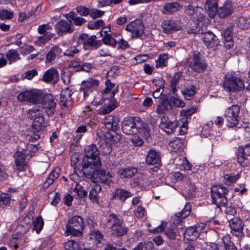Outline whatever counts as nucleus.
I'll list each match as a JSON object with an SVG mask.
<instances>
[{
  "mask_svg": "<svg viewBox=\"0 0 250 250\" xmlns=\"http://www.w3.org/2000/svg\"><path fill=\"white\" fill-rule=\"evenodd\" d=\"M96 37L92 35L89 37L87 34H83L79 38V41L81 40L83 43V47L85 50L95 49L101 44L100 41H96Z\"/></svg>",
  "mask_w": 250,
  "mask_h": 250,
  "instance_id": "11",
  "label": "nucleus"
},
{
  "mask_svg": "<svg viewBox=\"0 0 250 250\" xmlns=\"http://www.w3.org/2000/svg\"><path fill=\"white\" fill-rule=\"evenodd\" d=\"M99 85V81L92 78H89L87 80L83 82L82 86L83 89L93 90Z\"/></svg>",
  "mask_w": 250,
  "mask_h": 250,
  "instance_id": "36",
  "label": "nucleus"
},
{
  "mask_svg": "<svg viewBox=\"0 0 250 250\" xmlns=\"http://www.w3.org/2000/svg\"><path fill=\"white\" fill-rule=\"evenodd\" d=\"M42 36H39L37 40L35 41V43L39 46H41L50 41L53 36V34L50 32H47L45 34H42Z\"/></svg>",
  "mask_w": 250,
  "mask_h": 250,
  "instance_id": "46",
  "label": "nucleus"
},
{
  "mask_svg": "<svg viewBox=\"0 0 250 250\" xmlns=\"http://www.w3.org/2000/svg\"><path fill=\"white\" fill-rule=\"evenodd\" d=\"M101 165L100 158L87 157L84 156L82 162V166L83 169L87 168H90V172L93 173Z\"/></svg>",
  "mask_w": 250,
  "mask_h": 250,
  "instance_id": "12",
  "label": "nucleus"
},
{
  "mask_svg": "<svg viewBox=\"0 0 250 250\" xmlns=\"http://www.w3.org/2000/svg\"><path fill=\"white\" fill-rule=\"evenodd\" d=\"M203 12L204 10L201 8H197L194 11L192 18L198 21V24L200 23L201 25H204L208 21V18L203 14Z\"/></svg>",
  "mask_w": 250,
  "mask_h": 250,
  "instance_id": "30",
  "label": "nucleus"
},
{
  "mask_svg": "<svg viewBox=\"0 0 250 250\" xmlns=\"http://www.w3.org/2000/svg\"><path fill=\"white\" fill-rule=\"evenodd\" d=\"M27 116L33 120V126L37 129H41L44 122L42 111L39 108L33 107L27 112Z\"/></svg>",
  "mask_w": 250,
  "mask_h": 250,
  "instance_id": "8",
  "label": "nucleus"
},
{
  "mask_svg": "<svg viewBox=\"0 0 250 250\" xmlns=\"http://www.w3.org/2000/svg\"><path fill=\"white\" fill-rule=\"evenodd\" d=\"M169 146L172 148V151L176 152L183 146V141L181 139L175 138L169 143Z\"/></svg>",
  "mask_w": 250,
  "mask_h": 250,
  "instance_id": "48",
  "label": "nucleus"
},
{
  "mask_svg": "<svg viewBox=\"0 0 250 250\" xmlns=\"http://www.w3.org/2000/svg\"><path fill=\"white\" fill-rule=\"evenodd\" d=\"M69 179L72 182L70 190V193H75L76 194H74V196L76 198H82L86 197L87 194V191L83 186V185H84V183H87V182L81 181V177L76 171L69 175Z\"/></svg>",
  "mask_w": 250,
  "mask_h": 250,
  "instance_id": "3",
  "label": "nucleus"
},
{
  "mask_svg": "<svg viewBox=\"0 0 250 250\" xmlns=\"http://www.w3.org/2000/svg\"><path fill=\"white\" fill-rule=\"evenodd\" d=\"M210 192L213 204L218 208L226 206L228 202L227 196L229 189L227 188L220 185L214 186L211 187Z\"/></svg>",
  "mask_w": 250,
  "mask_h": 250,
  "instance_id": "2",
  "label": "nucleus"
},
{
  "mask_svg": "<svg viewBox=\"0 0 250 250\" xmlns=\"http://www.w3.org/2000/svg\"><path fill=\"white\" fill-rule=\"evenodd\" d=\"M161 128L163 129L167 134H171L177 127V122H172L167 117H163L161 119L160 125Z\"/></svg>",
  "mask_w": 250,
  "mask_h": 250,
  "instance_id": "18",
  "label": "nucleus"
},
{
  "mask_svg": "<svg viewBox=\"0 0 250 250\" xmlns=\"http://www.w3.org/2000/svg\"><path fill=\"white\" fill-rule=\"evenodd\" d=\"M239 111L240 108L237 105H233L228 108L225 111L224 116L229 127H232L237 124Z\"/></svg>",
  "mask_w": 250,
  "mask_h": 250,
  "instance_id": "10",
  "label": "nucleus"
},
{
  "mask_svg": "<svg viewBox=\"0 0 250 250\" xmlns=\"http://www.w3.org/2000/svg\"><path fill=\"white\" fill-rule=\"evenodd\" d=\"M64 248L66 250H81L82 246L74 240H69L64 243Z\"/></svg>",
  "mask_w": 250,
  "mask_h": 250,
  "instance_id": "47",
  "label": "nucleus"
},
{
  "mask_svg": "<svg viewBox=\"0 0 250 250\" xmlns=\"http://www.w3.org/2000/svg\"><path fill=\"white\" fill-rule=\"evenodd\" d=\"M42 79L43 81L46 83H56L59 79V72L54 67L51 68L45 72Z\"/></svg>",
  "mask_w": 250,
  "mask_h": 250,
  "instance_id": "19",
  "label": "nucleus"
},
{
  "mask_svg": "<svg viewBox=\"0 0 250 250\" xmlns=\"http://www.w3.org/2000/svg\"><path fill=\"white\" fill-rule=\"evenodd\" d=\"M196 190V187L194 183H190L184 191L186 198H190L193 197Z\"/></svg>",
  "mask_w": 250,
  "mask_h": 250,
  "instance_id": "53",
  "label": "nucleus"
},
{
  "mask_svg": "<svg viewBox=\"0 0 250 250\" xmlns=\"http://www.w3.org/2000/svg\"><path fill=\"white\" fill-rule=\"evenodd\" d=\"M105 127L109 130L116 131L119 128V121L112 116L106 117L103 122Z\"/></svg>",
  "mask_w": 250,
  "mask_h": 250,
  "instance_id": "26",
  "label": "nucleus"
},
{
  "mask_svg": "<svg viewBox=\"0 0 250 250\" xmlns=\"http://www.w3.org/2000/svg\"><path fill=\"white\" fill-rule=\"evenodd\" d=\"M62 49L57 46H55L51 48L46 55L45 62L46 63H53L54 62L56 56L61 54Z\"/></svg>",
  "mask_w": 250,
  "mask_h": 250,
  "instance_id": "28",
  "label": "nucleus"
},
{
  "mask_svg": "<svg viewBox=\"0 0 250 250\" xmlns=\"http://www.w3.org/2000/svg\"><path fill=\"white\" fill-rule=\"evenodd\" d=\"M14 17V13L4 8H0V18L1 20L11 19Z\"/></svg>",
  "mask_w": 250,
  "mask_h": 250,
  "instance_id": "56",
  "label": "nucleus"
},
{
  "mask_svg": "<svg viewBox=\"0 0 250 250\" xmlns=\"http://www.w3.org/2000/svg\"><path fill=\"white\" fill-rule=\"evenodd\" d=\"M243 81L239 78L234 76H226L223 82V88L227 92H236L244 89Z\"/></svg>",
  "mask_w": 250,
  "mask_h": 250,
  "instance_id": "5",
  "label": "nucleus"
},
{
  "mask_svg": "<svg viewBox=\"0 0 250 250\" xmlns=\"http://www.w3.org/2000/svg\"><path fill=\"white\" fill-rule=\"evenodd\" d=\"M134 213L136 217L138 218H141L145 216L146 211L144 208L139 206L134 210Z\"/></svg>",
  "mask_w": 250,
  "mask_h": 250,
  "instance_id": "62",
  "label": "nucleus"
},
{
  "mask_svg": "<svg viewBox=\"0 0 250 250\" xmlns=\"http://www.w3.org/2000/svg\"><path fill=\"white\" fill-rule=\"evenodd\" d=\"M57 34L60 36L73 32L74 28L70 21L61 20L57 22L55 25Z\"/></svg>",
  "mask_w": 250,
  "mask_h": 250,
  "instance_id": "14",
  "label": "nucleus"
},
{
  "mask_svg": "<svg viewBox=\"0 0 250 250\" xmlns=\"http://www.w3.org/2000/svg\"><path fill=\"white\" fill-rule=\"evenodd\" d=\"M84 156L87 157L99 158V152L95 145H91L86 146L84 148Z\"/></svg>",
  "mask_w": 250,
  "mask_h": 250,
  "instance_id": "35",
  "label": "nucleus"
},
{
  "mask_svg": "<svg viewBox=\"0 0 250 250\" xmlns=\"http://www.w3.org/2000/svg\"><path fill=\"white\" fill-rule=\"evenodd\" d=\"M20 102H27L34 104H41L45 108L48 116H52L55 111L56 103L51 94H45L37 89L21 92L17 97Z\"/></svg>",
  "mask_w": 250,
  "mask_h": 250,
  "instance_id": "1",
  "label": "nucleus"
},
{
  "mask_svg": "<svg viewBox=\"0 0 250 250\" xmlns=\"http://www.w3.org/2000/svg\"><path fill=\"white\" fill-rule=\"evenodd\" d=\"M240 177V174H227L224 175V179L226 182L228 183L234 182Z\"/></svg>",
  "mask_w": 250,
  "mask_h": 250,
  "instance_id": "61",
  "label": "nucleus"
},
{
  "mask_svg": "<svg viewBox=\"0 0 250 250\" xmlns=\"http://www.w3.org/2000/svg\"><path fill=\"white\" fill-rule=\"evenodd\" d=\"M37 150V148L36 146L30 144L28 145L27 149L26 150H23V151H17L15 154V162L16 164L15 169L20 171H23L26 169V164L25 158L26 157V155H28L27 151H32V152H35Z\"/></svg>",
  "mask_w": 250,
  "mask_h": 250,
  "instance_id": "7",
  "label": "nucleus"
},
{
  "mask_svg": "<svg viewBox=\"0 0 250 250\" xmlns=\"http://www.w3.org/2000/svg\"><path fill=\"white\" fill-rule=\"evenodd\" d=\"M124 221H122L121 223L118 224L115 227L111 229V233L117 237H121L125 235L128 230L127 227L123 225Z\"/></svg>",
  "mask_w": 250,
  "mask_h": 250,
  "instance_id": "31",
  "label": "nucleus"
},
{
  "mask_svg": "<svg viewBox=\"0 0 250 250\" xmlns=\"http://www.w3.org/2000/svg\"><path fill=\"white\" fill-rule=\"evenodd\" d=\"M131 193L124 189L118 188L113 194L112 197L114 199H119L125 201L127 198L131 197Z\"/></svg>",
  "mask_w": 250,
  "mask_h": 250,
  "instance_id": "33",
  "label": "nucleus"
},
{
  "mask_svg": "<svg viewBox=\"0 0 250 250\" xmlns=\"http://www.w3.org/2000/svg\"><path fill=\"white\" fill-rule=\"evenodd\" d=\"M123 220L122 216L119 214L112 213L109 215L105 222V226L109 229H111Z\"/></svg>",
  "mask_w": 250,
  "mask_h": 250,
  "instance_id": "23",
  "label": "nucleus"
},
{
  "mask_svg": "<svg viewBox=\"0 0 250 250\" xmlns=\"http://www.w3.org/2000/svg\"><path fill=\"white\" fill-rule=\"evenodd\" d=\"M6 57L7 58L9 63L20 60V54L16 49H10L6 53Z\"/></svg>",
  "mask_w": 250,
  "mask_h": 250,
  "instance_id": "45",
  "label": "nucleus"
},
{
  "mask_svg": "<svg viewBox=\"0 0 250 250\" xmlns=\"http://www.w3.org/2000/svg\"><path fill=\"white\" fill-rule=\"evenodd\" d=\"M190 213V210L189 206L188 205H186L184 208L181 211L176 213L175 215L178 218H179V220L181 221L188 216Z\"/></svg>",
  "mask_w": 250,
  "mask_h": 250,
  "instance_id": "50",
  "label": "nucleus"
},
{
  "mask_svg": "<svg viewBox=\"0 0 250 250\" xmlns=\"http://www.w3.org/2000/svg\"><path fill=\"white\" fill-rule=\"evenodd\" d=\"M98 177L101 183L109 185L112 182V175L109 172H106L105 170H101L99 172Z\"/></svg>",
  "mask_w": 250,
  "mask_h": 250,
  "instance_id": "39",
  "label": "nucleus"
},
{
  "mask_svg": "<svg viewBox=\"0 0 250 250\" xmlns=\"http://www.w3.org/2000/svg\"><path fill=\"white\" fill-rule=\"evenodd\" d=\"M171 109V105L169 102L168 99L161 98L158 102V104L156 108V112L159 114H165L167 111Z\"/></svg>",
  "mask_w": 250,
  "mask_h": 250,
  "instance_id": "27",
  "label": "nucleus"
},
{
  "mask_svg": "<svg viewBox=\"0 0 250 250\" xmlns=\"http://www.w3.org/2000/svg\"><path fill=\"white\" fill-rule=\"evenodd\" d=\"M60 169L55 168L48 175L45 181L43 183L42 187L44 188H48L59 176Z\"/></svg>",
  "mask_w": 250,
  "mask_h": 250,
  "instance_id": "34",
  "label": "nucleus"
},
{
  "mask_svg": "<svg viewBox=\"0 0 250 250\" xmlns=\"http://www.w3.org/2000/svg\"><path fill=\"white\" fill-rule=\"evenodd\" d=\"M168 59V55L166 54L160 55L156 61V67L159 68L166 66Z\"/></svg>",
  "mask_w": 250,
  "mask_h": 250,
  "instance_id": "54",
  "label": "nucleus"
},
{
  "mask_svg": "<svg viewBox=\"0 0 250 250\" xmlns=\"http://www.w3.org/2000/svg\"><path fill=\"white\" fill-rule=\"evenodd\" d=\"M125 29L131 33L132 37L137 38L144 33L145 26L141 20H136L129 22L126 25Z\"/></svg>",
  "mask_w": 250,
  "mask_h": 250,
  "instance_id": "9",
  "label": "nucleus"
},
{
  "mask_svg": "<svg viewBox=\"0 0 250 250\" xmlns=\"http://www.w3.org/2000/svg\"><path fill=\"white\" fill-rule=\"evenodd\" d=\"M237 26L242 29H248L250 26V19L244 16L239 18Z\"/></svg>",
  "mask_w": 250,
  "mask_h": 250,
  "instance_id": "49",
  "label": "nucleus"
},
{
  "mask_svg": "<svg viewBox=\"0 0 250 250\" xmlns=\"http://www.w3.org/2000/svg\"><path fill=\"white\" fill-rule=\"evenodd\" d=\"M69 18L73 21L75 25L78 26H81L86 22V20L84 18L81 17H77L74 13L70 14L69 16Z\"/></svg>",
  "mask_w": 250,
  "mask_h": 250,
  "instance_id": "58",
  "label": "nucleus"
},
{
  "mask_svg": "<svg viewBox=\"0 0 250 250\" xmlns=\"http://www.w3.org/2000/svg\"><path fill=\"white\" fill-rule=\"evenodd\" d=\"M102 188L98 185H94V187L91 189L89 192V199L93 202H97L98 201V194L101 191Z\"/></svg>",
  "mask_w": 250,
  "mask_h": 250,
  "instance_id": "44",
  "label": "nucleus"
},
{
  "mask_svg": "<svg viewBox=\"0 0 250 250\" xmlns=\"http://www.w3.org/2000/svg\"><path fill=\"white\" fill-rule=\"evenodd\" d=\"M97 135L99 136L101 143V146L105 150V153H109L111 151V145L113 138L108 133L103 134L98 132H97Z\"/></svg>",
  "mask_w": 250,
  "mask_h": 250,
  "instance_id": "17",
  "label": "nucleus"
},
{
  "mask_svg": "<svg viewBox=\"0 0 250 250\" xmlns=\"http://www.w3.org/2000/svg\"><path fill=\"white\" fill-rule=\"evenodd\" d=\"M146 162L149 165L159 164L161 162L159 152L154 150H150L146 156Z\"/></svg>",
  "mask_w": 250,
  "mask_h": 250,
  "instance_id": "24",
  "label": "nucleus"
},
{
  "mask_svg": "<svg viewBox=\"0 0 250 250\" xmlns=\"http://www.w3.org/2000/svg\"><path fill=\"white\" fill-rule=\"evenodd\" d=\"M137 169L134 167H126L119 170V174L122 178H129L137 173Z\"/></svg>",
  "mask_w": 250,
  "mask_h": 250,
  "instance_id": "37",
  "label": "nucleus"
},
{
  "mask_svg": "<svg viewBox=\"0 0 250 250\" xmlns=\"http://www.w3.org/2000/svg\"><path fill=\"white\" fill-rule=\"evenodd\" d=\"M65 232L67 235L81 236L83 229V219L79 215L72 217L68 220Z\"/></svg>",
  "mask_w": 250,
  "mask_h": 250,
  "instance_id": "4",
  "label": "nucleus"
},
{
  "mask_svg": "<svg viewBox=\"0 0 250 250\" xmlns=\"http://www.w3.org/2000/svg\"><path fill=\"white\" fill-rule=\"evenodd\" d=\"M138 133H140L144 138L147 139L150 136V129L147 124L142 121L141 126L138 128Z\"/></svg>",
  "mask_w": 250,
  "mask_h": 250,
  "instance_id": "41",
  "label": "nucleus"
},
{
  "mask_svg": "<svg viewBox=\"0 0 250 250\" xmlns=\"http://www.w3.org/2000/svg\"><path fill=\"white\" fill-rule=\"evenodd\" d=\"M60 103L61 108L63 109L72 105V102L70 92L64 91L61 93Z\"/></svg>",
  "mask_w": 250,
  "mask_h": 250,
  "instance_id": "29",
  "label": "nucleus"
},
{
  "mask_svg": "<svg viewBox=\"0 0 250 250\" xmlns=\"http://www.w3.org/2000/svg\"><path fill=\"white\" fill-rule=\"evenodd\" d=\"M247 156L240 153L238 151L237 155V160L238 163L242 167H247L249 165V160L247 157Z\"/></svg>",
  "mask_w": 250,
  "mask_h": 250,
  "instance_id": "51",
  "label": "nucleus"
},
{
  "mask_svg": "<svg viewBox=\"0 0 250 250\" xmlns=\"http://www.w3.org/2000/svg\"><path fill=\"white\" fill-rule=\"evenodd\" d=\"M176 227L174 224H171L165 231V234L170 239L176 238Z\"/></svg>",
  "mask_w": 250,
  "mask_h": 250,
  "instance_id": "57",
  "label": "nucleus"
},
{
  "mask_svg": "<svg viewBox=\"0 0 250 250\" xmlns=\"http://www.w3.org/2000/svg\"><path fill=\"white\" fill-rule=\"evenodd\" d=\"M218 0H206L205 1V8L208 16L213 19L216 16Z\"/></svg>",
  "mask_w": 250,
  "mask_h": 250,
  "instance_id": "22",
  "label": "nucleus"
},
{
  "mask_svg": "<svg viewBox=\"0 0 250 250\" xmlns=\"http://www.w3.org/2000/svg\"><path fill=\"white\" fill-rule=\"evenodd\" d=\"M79 52V50L76 47L72 46L65 51L64 55L69 57H74Z\"/></svg>",
  "mask_w": 250,
  "mask_h": 250,
  "instance_id": "60",
  "label": "nucleus"
},
{
  "mask_svg": "<svg viewBox=\"0 0 250 250\" xmlns=\"http://www.w3.org/2000/svg\"><path fill=\"white\" fill-rule=\"evenodd\" d=\"M195 87L194 85L190 84L188 85L182 91L183 95L186 100H190L193 97L195 93Z\"/></svg>",
  "mask_w": 250,
  "mask_h": 250,
  "instance_id": "40",
  "label": "nucleus"
},
{
  "mask_svg": "<svg viewBox=\"0 0 250 250\" xmlns=\"http://www.w3.org/2000/svg\"><path fill=\"white\" fill-rule=\"evenodd\" d=\"M199 234L194 226L187 229L185 233L184 237L188 240L193 241L198 237Z\"/></svg>",
  "mask_w": 250,
  "mask_h": 250,
  "instance_id": "38",
  "label": "nucleus"
},
{
  "mask_svg": "<svg viewBox=\"0 0 250 250\" xmlns=\"http://www.w3.org/2000/svg\"><path fill=\"white\" fill-rule=\"evenodd\" d=\"M202 39L207 47L210 49L214 50L219 43L218 38L211 32L204 34Z\"/></svg>",
  "mask_w": 250,
  "mask_h": 250,
  "instance_id": "16",
  "label": "nucleus"
},
{
  "mask_svg": "<svg viewBox=\"0 0 250 250\" xmlns=\"http://www.w3.org/2000/svg\"><path fill=\"white\" fill-rule=\"evenodd\" d=\"M191 68L197 72H201L207 68L205 62L201 60L197 55H195L190 62Z\"/></svg>",
  "mask_w": 250,
  "mask_h": 250,
  "instance_id": "20",
  "label": "nucleus"
},
{
  "mask_svg": "<svg viewBox=\"0 0 250 250\" xmlns=\"http://www.w3.org/2000/svg\"><path fill=\"white\" fill-rule=\"evenodd\" d=\"M181 7L178 2H168L164 5L163 13L165 14H171L179 11Z\"/></svg>",
  "mask_w": 250,
  "mask_h": 250,
  "instance_id": "32",
  "label": "nucleus"
},
{
  "mask_svg": "<svg viewBox=\"0 0 250 250\" xmlns=\"http://www.w3.org/2000/svg\"><path fill=\"white\" fill-rule=\"evenodd\" d=\"M222 241L225 250H237L233 243L231 241V238L229 235L224 236Z\"/></svg>",
  "mask_w": 250,
  "mask_h": 250,
  "instance_id": "43",
  "label": "nucleus"
},
{
  "mask_svg": "<svg viewBox=\"0 0 250 250\" xmlns=\"http://www.w3.org/2000/svg\"><path fill=\"white\" fill-rule=\"evenodd\" d=\"M162 27L163 32L166 34L171 33L181 28V26L172 20L164 21L162 23Z\"/></svg>",
  "mask_w": 250,
  "mask_h": 250,
  "instance_id": "21",
  "label": "nucleus"
},
{
  "mask_svg": "<svg viewBox=\"0 0 250 250\" xmlns=\"http://www.w3.org/2000/svg\"><path fill=\"white\" fill-rule=\"evenodd\" d=\"M232 11L233 6L232 3L229 1H227L218 9L217 13L220 18H225L231 15Z\"/></svg>",
  "mask_w": 250,
  "mask_h": 250,
  "instance_id": "25",
  "label": "nucleus"
},
{
  "mask_svg": "<svg viewBox=\"0 0 250 250\" xmlns=\"http://www.w3.org/2000/svg\"><path fill=\"white\" fill-rule=\"evenodd\" d=\"M182 77V73L181 72H178L175 73L174 76L171 79L170 83V88L173 94L175 93L177 91V85Z\"/></svg>",
  "mask_w": 250,
  "mask_h": 250,
  "instance_id": "42",
  "label": "nucleus"
},
{
  "mask_svg": "<svg viewBox=\"0 0 250 250\" xmlns=\"http://www.w3.org/2000/svg\"><path fill=\"white\" fill-rule=\"evenodd\" d=\"M170 102L173 105L177 107H183L185 105L183 101L175 97H171Z\"/></svg>",
  "mask_w": 250,
  "mask_h": 250,
  "instance_id": "64",
  "label": "nucleus"
},
{
  "mask_svg": "<svg viewBox=\"0 0 250 250\" xmlns=\"http://www.w3.org/2000/svg\"><path fill=\"white\" fill-rule=\"evenodd\" d=\"M107 31H105V34L102 39L103 43L112 46H116L117 43V41L110 34H107Z\"/></svg>",
  "mask_w": 250,
  "mask_h": 250,
  "instance_id": "52",
  "label": "nucleus"
},
{
  "mask_svg": "<svg viewBox=\"0 0 250 250\" xmlns=\"http://www.w3.org/2000/svg\"><path fill=\"white\" fill-rule=\"evenodd\" d=\"M34 229L38 233H39L43 226V219L41 217L38 216L33 222Z\"/></svg>",
  "mask_w": 250,
  "mask_h": 250,
  "instance_id": "55",
  "label": "nucleus"
},
{
  "mask_svg": "<svg viewBox=\"0 0 250 250\" xmlns=\"http://www.w3.org/2000/svg\"><path fill=\"white\" fill-rule=\"evenodd\" d=\"M142 125L141 119L137 117L125 118L122 123V128L124 133L127 135L138 133V128Z\"/></svg>",
  "mask_w": 250,
  "mask_h": 250,
  "instance_id": "6",
  "label": "nucleus"
},
{
  "mask_svg": "<svg viewBox=\"0 0 250 250\" xmlns=\"http://www.w3.org/2000/svg\"><path fill=\"white\" fill-rule=\"evenodd\" d=\"M229 220V226L231 229V232L236 236H240L242 234L244 224L242 220L239 218H227Z\"/></svg>",
  "mask_w": 250,
  "mask_h": 250,
  "instance_id": "13",
  "label": "nucleus"
},
{
  "mask_svg": "<svg viewBox=\"0 0 250 250\" xmlns=\"http://www.w3.org/2000/svg\"><path fill=\"white\" fill-rule=\"evenodd\" d=\"M11 198L8 194L2 193L0 194V206L8 205L10 204Z\"/></svg>",
  "mask_w": 250,
  "mask_h": 250,
  "instance_id": "59",
  "label": "nucleus"
},
{
  "mask_svg": "<svg viewBox=\"0 0 250 250\" xmlns=\"http://www.w3.org/2000/svg\"><path fill=\"white\" fill-rule=\"evenodd\" d=\"M33 216L32 213L29 212L25 216L20 217L18 220L17 228L22 232H26L31 227L33 222Z\"/></svg>",
  "mask_w": 250,
  "mask_h": 250,
  "instance_id": "15",
  "label": "nucleus"
},
{
  "mask_svg": "<svg viewBox=\"0 0 250 250\" xmlns=\"http://www.w3.org/2000/svg\"><path fill=\"white\" fill-rule=\"evenodd\" d=\"M152 83L153 84L158 88H162L164 89L165 81L162 77H157L153 79Z\"/></svg>",
  "mask_w": 250,
  "mask_h": 250,
  "instance_id": "63",
  "label": "nucleus"
}]
</instances>
